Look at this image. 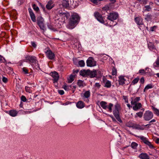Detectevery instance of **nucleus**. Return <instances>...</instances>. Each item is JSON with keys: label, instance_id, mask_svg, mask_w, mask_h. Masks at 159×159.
Wrapping results in <instances>:
<instances>
[{"label": "nucleus", "instance_id": "f257e3e1", "mask_svg": "<svg viewBox=\"0 0 159 159\" xmlns=\"http://www.w3.org/2000/svg\"><path fill=\"white\" fill-rule=\"evenodd\" d=\"M80 20V17L79 15L76 13H73L70 18L67 25V28L72 29L74 28L78 24Z\"/></svg>", "mask_w": 159, "mask_h": 159}, {"label": "nucleus", "instance_id": "f03ea898", "mask_svg": "<svg viewBox=\"0 0 159 159\" xmlns=\"http://www.w3.org/2000/svg\"><path fill=\"white\" fill-rule=\"evenodd\" d=\"M118 17V15L117 13L116 12H111L107 16V19L111 21L112 22V24L109 23V22H107V23L105 24V25L111 26L113 25H115L116 24V23H115L113 24V23H114V20L117 19Z\"/></svg>", "mask_w": 159, "mask_h": 159}, {"label": "nucleus", "instance_id": "7ed1b4c3", "mask_svg": "<svg viewBox=\"0 0 159 159\" xmlns=\"http://www.w3.org/2000/svg\"><path fill=\"white\" fill-rule=\"evenodd\" d=\"M114 107V109L113 111V115L117 121L121 123L122 121L119 115V111L121 109L120 106L118 103H116Z\"/></svg>", "mask_w": 159, "mask_h": 159}, {"label": "nucleus", "instance_id": "20e7f679", "mask_svg": "<svg viewBox=\"0 0 159 159\" xmlns=\"http://www.w3.org/2000/svg\"><path fill=\"white\" fill-rule=\"evenodd\" d=\"M25 58L30 62L32 66H34L37 69L39 68L38 61L35 57L28 56L26 57Z\"/></svg>", "mask_w": 159, "mask_h": 159}, {"label": "nucleus", "instance_id": "39448f33", "mask_svg": "<svg viewBox=\"0 0 159 159\" xmlns=\"http://www.w3.org/2000/svg\"><path fill=\"white\" fill-rule=\"evenodd\" d=\"M126 126L130 128H132L133 129L138 130H143L144 129V128L141 126L140 125L134 123L133 122L129 121L127 122L126 124Z\"/></svg>", "mask_w": 159, "mask_h": 159}, {"label": "nucleus", "instance_id": "423d86ee", "mask_svg": "<svg viewBox=\"0 0 159 159\" xmlns=\"http://www.w3.org/2000/svg\"><path fill=\"white\" fill-rule=\"evenodd\" d=\"M37 23L40 28L43 30L45 29V26L44 23V19L41 16H39L37 18Z\"/></svg>", "mask_w": 159, "mask_h": 159}, {"label": "nucleus", "instance_id": "0eeeda50", "mask_svg": "<svg viewBox=\"0 0 159 159\" xmlns=\"http://www.w3.org/2000/svg\"><path fill=\"white\" fill-rule=\"evenodd\" d=\"M153 115L152 113L149 111H146L144 114L143 118L146 121H149L153 117Z\"/></svg>", "mask_w": 159, "mask_h": 159}, {"label": "nucleus", "instance_id": "6e6552de", "mask_svg": "<svg viewBox=\"0 0 159 159\" xmlns=\"http://www.w3.org/2000/svg\"><path fill=\"white\" fill-rule=\"evenodd\" d=\"M94 16L95 18L100 23L102 24H105V21L102 15L98 12H95L94 13Z\"/></svg>", "mask_w": 159, "mask_h": 159}, {"label": "nucleus", "instance_id": "1a4fd4ad", "mask_svg": "<svg viewBox=\"0 0 159 159\" xmlns=\"http://www.w3.org/2000/svg\"><path fill=\"white\" fill-rule=\"evenodd\" d=\"M138 137L144 143L148 145L150 148H153V146L152 145L150 142L148 141L146 138L143 136H138Z\"/></svg>", "mask_w": 159, "mask_h": 159}, {"label": "nucleus", "instance_id": "9d476101", "mask_svg": "<svg viewBox=\"0 0 159 159\" xmlns=\"http://www.w3.org/2000/svg\"><path fill=\"white\" fill-rule=\"evenodd\" d=\"M87 65L88 66L92 67L96 65V62L95 61L92 57L89 58L86 61Z\"/></svg>", "mask_w": 159, "mask_h": 159}, {"label": "nucleus", "instance_id": "9b49d317", "mask_svg": "<svg viewBox=\"0 0 159 159\" xmlns=\"http://www.w3.org/2000/svg\"><path fill=\"white\" fill-rule=\"evenodd\" d=\"M50 75L53 78V83L57 82L59 78L58 74L56 71H54L50 73Z\"/></svg>", "mask_w": 159, "mask_h": 159}, {"label": "nucleus", "instance_id": "f8f14e48", "mask_svg": "<svg viewBox=\"0 0 159 159\" xmlns=\"http://www.w3.org/2000/svg\"><path fill=\"white\" fill-rule=\"evenodd\" d=\"M47 57L50 60H53L55 57L54 54L50 50H47L46 52Z\"/></svg>", "mask_w": 159, "mask_h": 159}, {"label": "nucleus", "instance_id": "ddd939ff", "mask_svg": "<svg viewBox=\"0 0 159 159\" xmlns=\"http://www.w3.org/2000/svg\"><path fill=\"white\" fill-rule=\"evenodd\" d=\"M134 20L135 22L137 25H139V28L141 30L142 26L141 25H143V19L140 17H138L135 18Z\"/></svg>", "mask_w": 159, "mask_h": 159}, {"label": "nucleus", "instance_id": "4468645a", "mask_svg": "<svg viewBox=\"0 0 159 159\" xmlns=\"http://www.w3.org/2000/svg\"><path fill=\"white\" fill-rule=\"evenodd\" d=\"M140 100L139 97H131L130 98V102L132 105L139 102H138Z\"/></svg>", "mask_w": 159, "mask_h": 159}, {"label": "nucleus", "instance_id": "2eb2a0df", "mask_svg": "<svg viewBox=\"0 0 159 159\" xmlns=\"http://www.w3.org/2000/svg\"><path fill=\"white\" fill-rule=\"evenodd\" d=\"M118 81L120 85H123L125 84L126 81L125 76L122 75L118 77Z\"/></svg>", "mask_w": 159, "mask_h": 159}, {"label": "nucleus", "instance_id": "dca6fc26", "mask_svg": "<svg viewBox=\"0 0 159 159\" xmlns=\"http://www.w3.org/2000/svg\"><path fill=\"white\" fill-rule=\"evenodd\" d=\"M133 109L135 111H137L140 109L142 107V106L141 103L138 102V103L133 105Z\"/></svg>", "mask_w": 159, "mask_h": 159}, {"label": "nucleus", "instance_id": "f3484780", "mask_svg": "<svg viewBox=\"0 0 159 159\" xmlns=\"http://www.w3.org/2000/svg\"><path fill=\"white\" fill-rule=\"evenodd\" d=\"M87 73H88V75L91 78L96 77L97 75V72L96 70H94L93 71L88 70Z\"/></svg>", "mask_w": 159, "mask_h": 159}, {"label": "nucleus", "instance_id": "a211bd4d", "mask_svg": "<svg viewBox=\"0 0 159 159\" xmlns=\"http://www.w3.org/2000/svg\"><path fill=\"white\" fill-rule=\"evenodd\" d=\"M90 92L89 90L87 91L84 93L81 94V96L83 98V99L85 98L88 99L90 97ZM88 100V99H87V101Z\"/></svg>", "mask_w": 159, "mask_h": 159}, {"label": "nucleus", "instance_id": "6ab92c4d", "mask_svg": "<svg viewBox=\"0 0 159 159\" xmlns=\"http://www.w3.org/2000/svg\"><path fill=\"white\" fill-rule=\"evenodd\" d=\"M54 6L53 1L52 0H50L48 2L46 7L47 9L50 10Z\"/></svg>", "mask_w": 159, "mask_h": 159}, {"label": "nucleus", "instance_id": "aec40b11", "mask_svg": "<svg viewBox=\"0 0 159 159\" xmlns=\"http://www.w3.org/2000/svg\"><path fill=\"white\" fill-rule=\"evenodd\" d=\"M153 3L152 2H149V5L144 6L143 8V11H149L152 9L151 6H152Z\"/></svg>", "mask_w": 159, "mask_h": 159}, {"label": "nucleus", "instance_id": "412c9836", "mask_svg": "<svg viewBox=\"0 0 159 159\" xmlns=\"http://www.w3.org/2000/svg\"><path fill=\"white\" fill-rule=\"evenodd\" d=\"M28 10L31 20L34 22L36 21L35 17L31 9L29 8Z\"/></svg>", "mask_w": 159, "mask_h": 159}, {"label": "nucleus", "instance_id": "4be33fe9", "mask_svg": "<svg viewBox=\"0 0 159 159\" xmlns=\"http://www.w3.org/2000/svg\"><path fill=\"white\" fill-rule=\"evenodd\" d=\"M139 157L141 159H149V157L145 153L142 152L139 156Z\"/></svg>", "mask_w": 159, "mask_h": 159}, {"label": "nucleus", "instance_id": "5701e85b", "mask_svg": "<svg viewBox=\"0 0 159 159\" xmlns=\"http://www.w3.org/2000/svg\"><path fill=\"white\" fill-rule=\"evenodd\" d=\"M18 113V111L16 110H11L9 111L8 114L12 117H15L17 115Z\"/></svg>", "mask_w": 159, "mask_h": 159}, {"label": "nucleus", "instance_id": "b1692460", "mask_svg": "<svg viewBox=\"0 0 159 159\" xmlns=\"http://www.w3.org/2000/svg\"><path fill=\"white\" fill-rule=\"evenodd\" d=\"M76 107L79 108H82L84 107V104L82 101H80L76 103Z\"/></svg>", "mask_w": 159, "mask_h": 159}, {"label": "nucleus", "instance_id": "393cba45", "mask_svg": "<svg viewBox=\"0 0 159 159\" xmlns=\"http://www.w3.org/2000/svg\"><path fill=\"white\" fill-rule=\"evenodd\" d=\"M62 5L64 7H68L69 6V0H63Z\"/></svg>", "mask_w": 159, "mask_h": 159}, {"label": "nucleus", "instance_id": "a878e982", "mask_svg": "<svg viewBox=\"0 0 159 159\" xmlns=\"http://www.w3.org/2000/svg\"><path fill=\"white\" fill-rule=\"evenodd\" d=\"M100 106L104 109H107V103L104 101H102L100 102Z\"/></svg>", "mask_w": 159, "mask_h": 159}, {"label": "nucleus", "instance_id": "bb28decb", "mask_svg": "<svg viewBox=\"0 0 159 159\" xmlns=\"http://www.w3.org/2000/svg\"><path fill=\"white\" fill-rule=\"evenodd\" d=\"M152 109L154 111V113L157 116H159V110L152 106Z\"/></svg>", "mask_w": 159, "mask_h": 159}, {"label": "nucleus", "instance_id": "cd10ccee", "mask_svg": "<svg viewBox=\"0 0 159 159\" xmlns=\"http://www.w3.org/2000/svg\"><path fill=\"white\" fill-rule=\"evenodd\" d=\"M148 46L150 50H152L155 49V47L154 45L151 42H149L148 44Z\"/></svg>", "mask_w": 159, "mask_h": 159}, {"label": "nucleus", "instance_id": "c85d7f7f", "mask_svg": "<svg viewBox=\"0 0 159 159\" xmlns=\"http://www.w3.org/2000/svg\"><path fill=\"white\" fill-rule=\"evenodd\" d=\"M153 66L155 68L159 67V57L157 58L156 61L154 63Z\"/></svg>", "mask_w": 159, "mask_h": 159}, {"label": "nucleus", "instance_id": "c756f323", "mask_svg": "<svg viewBox=\"0 0 159 159\" xmlns=\"http://www.w3.org/2000/svg\"><path fill=\"white\" fill-rule=\"evenodd\" d=\"M143 111H139L138 112L136 113L135 115V118H137L138 117H139V118H141L143 115Z\"/></svg>", "mask_w": 159, "mask_h": 159}, {"label": "nucleus", "instance_id": "7c9ffc66", "mask_svg": "<svg viewBox=\"0 0 159 159\" xmlns=\"http://www.w3.org/2000/svg\"><path fill=\"white\" fill-rule=\"evenodd\" d=\"M113 105L111 103H109L108 105L107 106V108L108 109V111L110 112H112V107H113Z\"/></svg>", "mask_w": 159, "mask_h": 159}, {"label": "nucleus", "instance_id": "2f4dec72", "mask_svg": "<svg viewBox=\"0 0 159 159\" xmlns=\"http://www.w3.org/2000/svg\"><path fill=\"white\" fill-rule=\"evenodd\" d=\"M88 70H81L80 72V75L84 76L86 75H88V73H87Z\"/></svg>", "mask_w": 159, "mask_h": 159}, {"label": "nucleus", "instance_id": "473e14b6", "mask_svg": "<svg viewBox=\"0 0 159 159\" xmlns=\"http://www.w3.org/2000/svg\"><path fill=\"white\" fill-rule=\"evenodd\" d=\"M75 76L74 75H70L68 79V82L69 83H71L74 80Z\"/></svg>", "mask_w": 159, "mask_h": 159}, {"label": "nucleus", "instance_id": "72a5a7b5", "mask_svg": "<svg viewBox=\"0 0 159 159\" xmlns=\"http://www.w3.org/2000/svg\"><path fill=\"white\" fill-rule=\"evenodd\" d=\"M31 87L26 86L25 87V90L27 92H28L29 93H32V91L31 88Z\"/></svg>", "mask_w": 159, "mask_h": 159}, {"label": "nucleus", "instance_id": "f704fd0d", "mask_svg": "<svg viewBox=\"0 0 159 159\" xmlns=\"http://www.w3.org/2000/svg\"><path fill=\"white\" fill-rule=\"evenodd\" d=\"M111 86V82L109 80H107L105 84V86L107 88H110Z\"/></svg>", "mask_w": 159, "mask_h": 159}, {"label": "nucleus", "instance_id": "c9c22d12", "mask_svg": "<svg viewBox=\"0 0 159 159\" xmlns=\"http://www.w3.org/2000/svg\"><path fill=\"white\" fill-rule=\"evenodd\" d=\"M78 63L79 66L80 67H84L85 65L84 62L83 60L79 61Z\"/></svg>", "mask_w": 159, "mask_h": 159}, {"label": "nucleus", "instance_id": "e433bc0d", "mask_svg": "<svg viewBox=\"0 0 159 159\" xmlns=\"http://www.w3.org/2000/svg\"><path fill=\"white\" fill-rule=\"evenodd\" d=\"M152 88V86L151 84L147 85L145 88L144 91H145L146 90H148V89H151Z\"/></svg>", "mask_w": 159, "mask_h": 159}, {"label": "nucleus", "instance_id": "4c0bfd02", "mask_svg": "<svg viewBox=\"0 0 159 159\" xmlns=\"http://www.w3.org/2000/svg\"><path fill=\"white\" fill-rule=\"evenodd\" d=\"M138 146V144L135 142H133L131 145V147L134 149H136Z\"/></svg>", "mask_w": 159, "mask_h": 159}, {"label": "nucleus", "instance_id": "58836bf2", "mask_svg": "<svg viewBox=\"0 0 159 159\" xmlns=\"http://www.w3.org/2000/svg\"><path fill=\"white\" fill-rule=\"evenodd\" d=\"M139 80V78H137L134 79L132 81V84L134 85L138 83Z\"/></svg>", "mask_w": 159, "mask_h": 159}, {"label": "nucleus", "instance_id": "ea45409f", "mask_svg": "<svg viewBox=\"0 0 159 159\" xmlns=\"http://www.w3.org/2000/svg\"><path fill=\"white\" fill-rule=\"evenodd\" d=\"M77 84L79 87H82L83 86V82L82 80H78Z\"/></svg>", "mask_w": 159, "mask_h": 159}, {"label": "nucleus", "instance_id": "a19ab883", "mask_svg": "<svg viewBox=\"0 0 159 159\" xmlns=\"http://www.w3.org/2000/svg\"><path fill=\"white\" fill-rule=\"evenodd\" d=\"M32 7L33 9L36 11H38L39 10L38 7L35 4L32 5Z\"/></svg>", "mask_w": 159, "mask_h": 159}, {"label": "nucleus", "instance_id": "79ce46f5", "mask_svg": "<svg viewBox=\"0 0 159 159\" xmlns=\"http://www.w3.org/2000/svg\"><path fill=\"white\" fill-rule=\"evenodd\" d=\"M117 70L116 69L113 68L112 69V75H116V74Z\"/></svg>", "mask_w": 159, "mask_h": 159}, {"label": "nucleus", "instance_id": "37998d69", "mask_svg": "<svg viewBox=\"0 0 159 159\" xmlns=\"http://www.w3.org/2000/svg\"><path fill=\"white\" fill-rule=\"evenodd\" d=\"M123 98L125 102L126 103L129 102L128 99V97L125 96H123Z\"/></svg>", "mask_w": 159, "mask_h": 159}, {"label": "nucleus", "instance_id": "c03bdc74", "mask_svg": "<svg viewBox=\"0 0 159 159\" xmlns=\"http://www.w3.org/2000/svg\"><path fill=\"white\" fill-rule=\"evenodd\" d=\"M23 71L25 74H27L28 73V70L26 67H23L22 68Z\"/></svg>", "mask_w": 159, "mask_h": 159}, {"label": "nucleus", "instance_id": "a18cd8bd", "mask_svg": "<svg viewBox=\"0 0 159 159\" xmlns=\"http://www.w3.org/2000/svg\"><path fill=\"white\" fill-rule=\"evenodd\" d=\"M21 100L23 102H25L27 100L26 98L23 95L21 96Z\"/></svg>", "mask_w": 159, "mask_h": 159}, {"label": "nucleus", "instance_id": "49530a36", "mask_svg": "<svg viewBox=\"0 0 159 159\" xmlns=\"http://www.w3.org/2000/svg\"><path fill=\"white\" fill-rule=\"evenodd\" d=\"M2 81L3 82L6 83L7 82L8 80L7 78L3 76L2 78Z\"/></svg>", "mask_w": 159, "mask_h": 159}, {"label": "nucleus", "instance_id": "de8ad7c7", "mask_svg": "<svg viewBox=\"0 0 159 159\" xmlns=\"http://www.w3.org/2000/svg\"><path fill=\"white\" fill-rule=\"evenodd\" d=\"M5 60L4 58L2 56L0 55V63L4 62Z\"/></svg>", "mask_w": 159, "mask_h": 159}, {"label": "nucleus", "instance_id": "09e8293b", "mask_svg": "<svg viewBox=\"0 0 159 159\" xmlns=\"http://www.w3.org/2000/svg\"><path fill=\"white\" fill-rule=\"evenodd\" d=\"M157 26H154L153 27H151L150 28V30L152 31H154L155 29L156 28Z\"/></svg>", "mask_w": 159, "mask_h": 159}, {"label": "nucleus", "instance_id": "8fccbe9b", "mask_svg": "<svg viewBox=\"0 0 159 159\" xmlns=\"http://www.w3.org/2000/svg\"><path fill=\"white\" fill-rule=\"evenodd\" d=\"M62 88L66 90H68V86L66 85H64L63 86Z\"/></svg>", "mask_w": 159, "mask_h": 159}, {"label": "nucleus", "instance_id": "3c124183", "mask_svg": "<svg viewBox=\"0 0 159 159\" xmlns=\"http://www.w3.org/2000/svg\"><path fill=\"white\" fill-rule=\"evenodd\" d=\"M140 1H141L142 3L144 4H146L148 1V0H140L139 1V2H140Z\"/></svg>", "mask_w": 159, "mask_h": 159}, {"label": "nucleus", "instance_id": "603ef678", "mask_svg": "<svg viewBox=\"0 0 159 159\" xmlns=\"http://www.w3.org/2000/svg\"><path fill=\"white\" fill-rule=\"evenodd\" d=\"M31 44L32 46L34 47V48H36L37 46V45L36 43L34 42H31Z\"/></svg>", "mask_w": 159, "mask_h": 159}, {"label": "nucleus", "instance_id": "864d4df0", "mask_svg": "<svg viewBox=\"0 0 159 159\" xmlns=\"http://www.w3.org/2000/svg\"><path fill=\"white\" fill-rule=\"evenodd\" d=\"M92 2L94 4H97V3L99 2V0H92Z\"/></svg>", "mask_w": 159, "mask_h": 159}, {"label": "nucleus", "instance_id": "5fc2aeb1", "mask_svg": "<svg viewBox=\"0 0 159 159\" xmlns=\"http://www.w3.org/2000/svg\"><path fill=\"white\" fill-rule=\"evenodd\" d=\"M139 72L140 73H141L142 74H144L145 73V71L144 70L142 69V70H139Z\"/></svg>", "mask_w": 159, "mask_h": 159}, {"label": "nucleus", "instance_id": "6e6d98bb", "mask_svg": "<svg viewBox=\"0 0 159 159\" xmlns=\"http://www.w3.org/2000/svg\"><path fill=\"white\" fill-rule=\"evenodd\" d=\"M58 93L61 95H63L64 93V92L63 90H59Z\"/></svg>", "mask_w": 159, "mask_h": 159}, {"label": "nucleus", "instance_id": "4d7b16f0", "mask_svg": "<svg viewBox=\"0 0 159 159\" xmlns=\"http://www.w3.org/2000/svg\"><path fill=\"white\" fill-rule=\"evenodd\" d=\"M109 9V7L108 6H106L103 7V9L105 10H108Z\"/></svg>", "mask_w": 159, "mask_h": 159}, {"label": "nucleus", "instance_id": "13d9d810", "mask_svg": "<svg viewBox=\"0 0 159 159\" xmlns=\"http://www.w3.org/2000/svg\"><path fill=\"white\" fill-rule=\"evenodd\" d=\"M95 86L97 88H99L100 86V84L99 83H96L95 84Z\"/></svg>", "mask_w": 159, "mask_h": 159}, {"label": "nucleus", "instance_id": "bf43d9fd", "mask_svg": "<svg viewBox=\"0 0 159 159\" xmlns=\"http://www.w3.org/2000/svg\"><path fill=\"white\" fill-rule=\"evenodd\" d=\"M140 82L141 83H143L144 82V79L143 77L141 78L140 80Z\"/></svg>", "mask_w": 159, "mask_h": 159}, {"label": "nucleus", "instance_id": "052dcab7", "mask_svg": "<svg viewBox=\"0 0 159 159\" xmlns=\"http://www.w3.org/2000/svg\"><path fill=\"white\" fill-rule=\"evenodd\" d=\"M112 3H115L116 2V0H110Z\"/></svg>", "mask_w": 159, "mask_h": 159}, {"label": "nucleus", "instance_id": "680f3d73", "mask_svg": "<svg viewBox=\"0 0 159 159\" xmlns=\"http://www.w3.org/2000/svg\"><path fill=\"white\" fill-rule=\"evenodd\" d=\"M156 121V120L155 119H152L150 121V123L154 122Z\"/></svg>", "mask_w": 159, "mask_h": 159}, {"label": "nucleus", "instance_id": "e2e57ef3", "mask_svg": "<svg viewBox=\"0 0 159 159\" xmlns=\"http://www.w3.org/2000/svg\"><path fill=\"white\" fill-rule=\"evenodd\" d=\"M156 143H159V138H157V139L156 140Z\"/></svg>", "mask_w": 159, "mask_h": 159}, {"label": "nucleus", "instance_id": "0e129e2a", "mask_svg": "<svg viewBox=\"0 0 159 159\" xmlns=\"http://www.w3.org/2000/svg\"><path fill=\"white\" fill-rule=\"evenodd\" d=\"M127 107L129 108H130V107H131V106L129 104V103H128L127 104Z\"/></svg>", "mask_w": 159, "mask_h": 159}, {"label": "nucleus", "instance_id": "69168bd1", "mask_svg": "<svg viewBox=\"0 0 159 159\" xmlns=\"http://www.w3.org/2000/svg\"><path fill=\"white\" fill-rule=\"evenodd\" d=\"M155 75L157 76V77L159 78V73H157L155 74Z\"/></svg>", "mask_w": 159, "mask_h": 159}, {"label": "nucleus", "instance_id": "338daca9", "mask_svg": "<svg viewBox=\"0 0 159 159\" xmlns=\"http://www.w3.org/2000/svg\"><path fill=\"white\" fill-rule=\"evenodd\" d=\"M112 120L114 121H116V120L114 118V117H113V119H112Z\"/></svg>", "mask_w": 159, "mask_h": 159}, {"label": "nucleus", "instance_id": "774afa93", "mask_svg": "<svg viewBox=\"0 0 159 159\" xmlns=\"http://www.w3.org/2000/svg\"><path fill=\"white\" fill-rule=\"evenodd\" d=\"M63 15L64 16H66V13H63Z\"/></svg>", "mask_w": 159, "mask_h": 159}]
</instances>
